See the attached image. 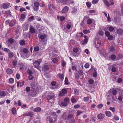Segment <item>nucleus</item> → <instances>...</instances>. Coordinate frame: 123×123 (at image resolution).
Masks as SVG:
<instances>
[{"label":"nucleus","instance_id":"obj_1","mask_svg":"<svg viewBox=\"0 0 123 123\" xmlns=\"http://www.w3.org/2000/svg\"><path fill=\"white\" fill-rule=\"evenodd\" d=\"M73 117L72 114H68L66 111H65L61 115V118L64 120H68L69 119L72 118Z\"/></svg>","mask_w":123,"mask_h":123},{"label":"nucleus","instance_id":"obj_2","mask_svg":"<svg viewBox=\"0 0 123 123\" xmlns=\"http://www.w3.org/2000/svg\"><path fill=\"white\" fill-rule=\"evenodd\" d=\"M16 20L14 19H12L11 20L8 19L5 21V24L6 25H8L10 27H13L16 24Z\"/></svg>","mask_w":123,"mask_h":123},{"label":"nucleus","instance_id":"obj_3","mask_svg":"<svg viewBox=\"0 0 123 123\" xmlns=\"http://www.w3.org/2000/svg\"><path fill=\"white\" fill-rule=\"evenodd\" d=\"M44 96L48 100H49L54 98L55 96L54 93L52 92L49 93L47 92H46L44 93Z\"/></svg>","mask_w":123,"mask_h":123},{"label":"nucleus","instance_id":"obj_4","mask_svg":"<svg viewBox=\"0 0 123 123\" xmlns=\"http://www.w3.org/2000/svg\"><path fill=\"white\" fill-rule=\"evenodd\" d=\"M47 35L44 34L43 35H41L38 36V38L40 41L42 42L44 44H46L47 43V39L46 37Z\"/></svg>","mask_w":123,"mask_h":123},{"label":"nucleus","instance_id":"obj_5","mask_svg":"<svg viewBox=\"0 0 123 123\" xmlns=\"http://www.w3.org/2000/svg\"><path fill=\"white\" fill-rule=\"evenodd\" d=\"M29 94L32 97H35L37 94V93L36 89L33 88H32L31 91L29 93Z\"/></svg>","mask_w":123,"mask_h":123},{"label":"nucleus","instance_id":"obj_6","mask_svg":"<svg viewBox=\"0 0 123 123\" xmlns=\"http://www.w3.org/2000/svg\"><path fill=\"white\" fill-rule=\"evenodd\" d=\"M115 33L118 36H122L123 34V29L121 28H117Z\"/></svg>","mask_w":123,"mask_h":123},{"label":"nucleus","instance_id":"obj_7","mask_svg":"<svg viewBox=\"0 0 123 123\" xmlns=\"http://www.w3.org/2000/svg\"><path fill=\"white\" fill-rule=\"evenodd\" d=\"M67 92L68 91L66 89H62L61 91L59 92V95L61 96H63L65 94H66Z\"/></svg>","mask_w":123,"mask_h":123},{"label":"nucleus","instance_id":"obj_8","mask_svg":"<svg viewBox=\"0 0 123 123\" xmlns=\"http://www.w3.org/2000/svg\"><path fill=\"white\" fill-rule=\"evenodd\" d=\"M34 5L35 6L34 8V11H37L39 9V2L36 1L34 3Z\"/></svg>","mask_w":123,"mask_h":123},{"label":"nucleus","instance_id":"obj_9","mask_svg":"<svg viewBox=\"0 0 123 123\" xmlns=\"http://www.w3.org/2000/svg\"><path fill=\"white\" fill-rule=\"evenodd\" d=\"M64 77V74L62 73H58L56 75L57 78L59 79L62 81L63 80Z\"/></svg>","mask_w":123,"mask_h":123},{"label":"nucleus","instance_id":"obj_10","mask_svg":"<svg viewBox=\"0 0 123 123\" xmlns=\"http://www.w3.org/2000/svg\"><path fill=\"white\" fill-rule=\"evenodd\" d=\"M69 9L68 7L67 6H65L64 7L61 11L62 13H66L68 12Z\"/></svg>","mask_w":123,"mask_h":123},{"label":"nucleus","instance_id":"obj_11","mask_svg":"<svg viewBox=\"0 0 123 123\" xmlns=\"http://www.w3.org/2000/svg\"><path fill=\"white\" fill-rule=\"evenodd\" d=\"M9 3H3L1 4V6L4 9H6L9 7Z\"/></svg>","mask_w":123,"mask_h":123},{"label":"nucleus","instance_id":"obj_12","mask_svg":"<svg viewBox=\"0 0 123 123\" xmlns=\"http://www.w3.org/2000/svg\"><path fill=\"white\" fill-rule=\"evenodd\" d=\"M36 30L34 27L31 25L30 26L29 32L31 33L34 34L35 33Z\"/></svg>","mask_w":123,"mask_h":123},{"label":"nucleus","instance_id":"obj_13","mask_svg":"<svg viewBox=\"0 0 123 123\" xmlns=\"http://www.w3.org/2000/svg\"><path fill=\"white\" fill-rule=\"evenodd\" d=\"M59 3H62L63 4H67L68 0H57Z\"/></svg>","mask_w":123,"mask_h":123},{"label":"nucleus","instance_id":"obj_14","mask_svg":"<svg viewBox=\"0 0 123 123\" xmlns=\"http://www.w3.org/2000/svg\"><path fill=\"white\" fill-rule=\"evenodd\" d=\"M23 26L24 30L27 31L28 29L29 24L28 23H26L23 25Z\"/></svg>","mask_w":123,"mask_h":123},{"label":"nucleus","instance_id":"obj_15","mask_svg":"<svg viewBox=\"0 0 123 123\" xmlns=\"http://www.w3.org/2000/svg\"><path fill=\"white\" fill-rule=\"evenodd\" d=\"M13 70L10 68H7L6 70L7 73L8 74H11L13 73Z\"/></svg>","mask_w":123,"mask_h":123},{"label":"nucleus","instance_id":"obj_16","mask_svg":"<svg viewBox=\"0 0 123 123\" xmlns=\"http://www.w3.org/2000/svg\"><path fill=\"white\" fill-rule=\"evenodd\" d=\"M49 68V66L48 65H45L43 67V69L45 71L48 70Z\"/></svg>","mask_w":123,"mask_h":123},{"label":"nucleus","instance_id":"obj_17","mask_svg":"<svg viewBox=\"0 0 123 123\" xmlns=\"http://www.w3.org/2000/svg\"><path fill=\"white\" fill-rule=\"evenodd\" d=\"M105 116L103 114L100 113L98 115V118L99 119H103Z\"/></svg>","mask_w":123,"mask_h":123},{"label":"nucleus","instance_id":"obj_18","mask_svg":"<svg viewBox=\"0 0 123 123\" xmlns=\"http://www.w3.org/2000/svg\"><path fill=\"white\" fill-rule=\"evenodd\" d=\"M102 1L104 4L107 6L109 7L110 6V3H109L107 0H102Z\"/></svg>","mask_w":123,"mask_h":123},{"label":"nucleus","instance_id":"obj_19","mask_svg":"<svg viewBox=\"0 0 123 123\" xmlns=\"http://www.w3.org/2000/svg\"><path fill=\"white\" fill-rule=\"evenodd\" d=\"M105 114L107 117H111L112 116V114L111 112L109 111H106L105 112Z\"/></svg>","mask_w":123,"mask_h":123},{"label":"nucleus","instance_id":"obj_20","mask_svg":"<svg viewBox=\"0 0 123 123\" xmlns=\"http://www.w3.org/2000/svg\"><path fill=\"white\" fill-rule=\"evenodd\" d=\"M42 110L41 108L40 107H37L34 109L33 111L34 112H39Z\"/></svg>","mask_w":123,"mask_h":123},{"label":"nucleus","instance_id":"obj_21","mask_svg":"<svg viewBox=\"0 0 123 123\" xmlns=\"http://www.w3.org/2000/svg\"><path fill=\"white\" fill-rule=\"evenodd\" d=\"M46 120L49 119V122L50 123H52L53 122V118L50 117H47L46 118Z\"/></svg>","mask_w":123,"mask_h":123},{"label":"nucleus","instance_id":"obj_22","mask_svg":"<svg viewBox=\"0 0 123 123\" xmlns=\"http://www.w3.org/2000/svg\"><path fill=\"white\" fill-rule=\"evenodd\" d=\"M19 66L20 67L19 68L20 70H21L23 69L25 66L24 65L22 62H20L19 63Z\"/></svg>","mask_w":123,"mask_h":123},{"label":"nucleus","instance_id":"obj_23","mask_svg":"<svg viewBox=\"0 0 123 123\" xmlns=\"http://www.w3.org/2000/svg\"><path fill=\"white\" fill-rule=\"evenodd\" d=\"M26 18V15L24 14H22L20 16V19L22 21H23L24 20V19Z\"/></svg>","mask_w":123,"mask_h":123},{"label":"nucleus","instance_id":"obj_24","mask_svg":"<svg viewBox=\"0 0 123 123\" xmlns=\"http://www.w3.org/2000/svg\"><path fill=\"white\" fill-rule=\"evenodd\" d=\"M12 62L14 67L15 68L17 64L18 61L15 60H13Z\"/></svg>","mask_w":123,"mask_h":123},{"label":"nucleus","instance_id":"obj_25","mask_svg":"<svg viewBox=\"0 0 123 123\" xmlns=\"http://www.w3.org/2000/svg\"><path fill=\"white\" fill-rule=\"evenodd\" d=\"M57 18L58 19H60V20L61 21H64L65 19V18L64 16H57Z\"/></svg>","mask_w":123,"mask_h":123},{"label":"nucleus","instance_id":"obj_26","mask_svg":"<svg viewBox=\"0 0 123 123\" xmlns=\"http://www.w3.org/2000/svg\"><path fill=\"white\" fill-rule=\"evenodd\" d=\"M33 65L35 68H37L40 65L39 63L37 61H35L33 63Z\"/></svg>","mask_w":123,"mask_h":123},{"label":"nucleus","instance_id":"obj_27","mask_svg":"<svg viewBox=\"0 0 123 123\" xmlns=\"http://www.w3.org/2000/svg\"><path fill=\"white\" fill-rule=\"evenodd\" d=\"M24 35L26 37H28L29 38H30L31 34L29 32H25L24 33Z\"/></svg>","mask_w":123,"mask_h":123},{"label":"nucleus","instance_id":"obj_28","mask_svg":"<svg viewBox=\"0 0 123 123\" xmlns=\"http://www.w3.org/2000/svg\"><path fill=\"white\" fill-rule=\"evenodd\" d=\"M92 22V19H88L86 21V23L87 24L90 25L91 24Z\"/></svg>","mask_w":123,"mask_h":123},{"label":"nucleus","instance_id":"obj_29","mask_svg":"<svg viewBox=\"0 0 123 123\" xmlns=\"http://www.w3.org/2000/svg\"><path fill=\"white\" fill-rule=\"evenodd\" d=\"M74 94L77 95H79V92L78 89H77L75 88L74 89Z\"/></svg>","mask_w":123,"mask_h":123},{"label":"nucleus","instance_id":"obj_30","mask_svg":"<svg viewBox=\"0 0 123 123\" xmlns=\"http://www.w3.org/2000/svg\"><path fill=\"white\" fill-rule=\"evenodd\" d=\"M110 51L112 52H114L115 51V48L113 46H111L109 48Z\"/></svg>","mask_w":123,"mask_h":123},{"label":"nucleus","instance_id":"obj_31","mask_svg":"<svg viewBox=\"0 0 123 123\" xmlns=\"http://www.w3.org/2000/svg\"><path fill=\"white\" fill-rule=\"evenodd\" d=\"M14 82V79L12 78H10L9 80L8 83L10 84H12Z\"/></svg>","mask_w":123,"mask_h":123},{"label":"nucleus","instance_id":"obj_32","mask_svg":"<svg viewBox=\"0 0 123 123\" xmlns=\"http://www.w3.org/2000/svg\"><path fill=\"white\" fill-rule=\"evenodd\" d=\"M16 109L15 107L13 108L12 109V113L13 115H15L16 113Z\"/></svg>","mask_w":123,"mask_h":123},{"label":"nucleus","instance_id":"obj_33","mask_svg":"<svg viewBox=\"0 0 123 123\" xmlns=\"http://www.w3.org/2000/svg\"><path fill=\"white\" fill-rule=\"evenodd\" d=\"M84 38L85 39H84L83 42V43L86 44L88 42V37L87 36L85 35L84 36Z\"/></svg>","mask_w":123,"mask_h":123},{"label":"nucleus","instance_id":"obj_34","mask_svg":"<svg viewBox=\"0 0 123 123\" xmlns=\"http://www.w3.org/2000/svg\"><path fill=\"white\" fill-rule=\"evenodd\" d=\"M112 91V93L113 95H116L117 93V91L115 90V88L111 89Z\"/></svg>","mask_w":123,"mask_h":123},{"label":"nucleus","instance_id":"obj_35","mask_svg":"<svg viewBox=\"0 0 123 123\" xmlns=\"http://www.w3.org/2000/svg\"><path fill=\"white\" fill-rule=\"evenodd\" d=\"M2 49L4 51L8 53H9V52H11V50L10 49L6 48H2Z\"/></svg>","mask_w":123,"mask_h":123},{"label":"nucleus","instance_id":"obj_36","mask_svg":"<svg viewBox=\"0 0 123 123\" xmlns=\"http://www.w3.org/2000/svg\"><path fill=\"white\" fill-rule=\"evenodd\" d=\"M65 85H68L70 83L68 82V78L67 77H66L65 80Z\"/></svg>","mask_w":123,"mask_h":123},{"label":"nucleus","instance_id":"obj_37","mask_svg":"<svg viewBox=\"0 0 123 123\" xmlns=\"http://www.w3.org/2000/svg\"><path fill=\"white\" fill-rule=\"evenodd\" d=\"M8 56L10 58H12L13 56V53L11 52H9L8 53Z\"/></svg>","mask_w":123,"mask_h":123},{"label":"nucleus","instance_id":"obj_38","mask_svg":"<svg viewBox=\"0 0 123 123\" xmlns=\"http://www.w3.org/2000/svg\"><path fill=\"white\" fill-rule=\"evenodd\" d=\"M23 53L25 54H27L29 52L28 50L26 48H24L23 50Z\"/></svg>","mask_w":123,"mask_h":123},{"label":"nucleus","instance_id":"obj_39","mask_svg":"<svg viewBox=\"0 0 123 123\" xmlns=\"http://www.w3.org/2000/svg\"><path fill=\"white\" fill-rule=\"evenodd\" d=\"M80 75L77 72H76L75 74V77L76 79H79Z\"/></svg>","mask_w":123,"mask_h":123},{"label":"nucleus","instance_id":"obj_40","mask_svg":"<svg viewBox=\"0 0 123 123\" xmlns=\"http://www.w3.org/2000/svg\"><path fill=\"white\" fill-rule=\"evenodd\" d=\"M69 99L68 98H66L64 99V101L67 104L68 103L69 101Z\"/></svg>","mask_w":123,"mask_h":123},{"label":"nucleus","instance_id":"obj_41","mask_svg":"<svg viewBox=\"0 0 123 123\" xmlns=\"http://www.w3.org/2000/svg\"><path fill=\"white\" fill-rule=\"evenodd\" d=\"M19 44L20 45L23 46L25 43V42L24 40H20L19 42Z\"/></svg>","mask_w":123,"mask_h":123},{"label":"nucleus","instance_id":"obj_42","mask_svg":"<svg viewBox=\"0 0 123 123\" xmlns=\"http://www.w3.org/2000/svg\"><path fill=\"white\" fill-rule=\"evenodd\" d=\"M78 73L80 76H81L83 75L84 73L83 71V70H80L78 71Z\"/></svg>","mask_w":123,"mask_h":123},{"label":"nucleus","instance_id":"obj_43","mask_svg":"<svg viewBox=\"0 0 123 123\" xmlns=\"http://www.w3.org/2000/svg\"><path fill=\"white\" fill-rule=\"evenodd\" d=\"M28 78L29 80H33L34 77L32 75H29Z\"/></svg>","mask_w":123,"mask_h":123},{"label":"nucleus","instance_id":"obj_44","mask_svg":"<svg viewBox=\"0 0 123 123\" xmlns=\"http://www.w3.org/2000/svg\"><path fill=\"white\" fill-rule=\"evenodd\" d=\"M110 58L112 60H114L116 59V56L115 55L112 54L111 55Z\"/></svg>","mask_w":123,"mask_h":123},{"label":"nucleus","instance_id":"obj_45","mask_svg":"<svg viewBox=\"0 0 123 123\" xmlns=\"http://www.w3.org/2000/svg\"><path fill=\"white\" fill-rule=\"evenodd\" d=\"M83 32L85 34H86L90 32V31L89 30H83Z\"/></svg>","mask_w":123,"mask_h":123},{"label":"nucleus","instance_id":"obj_46","mask_svg":"<svg viewBox=\"0 0 123 123\" xmlns=\"http://www.w3.org/2000/svg\"><path fill=\"white\" fill-rule=\"evenodd\" d=\"M39 48L38 47L36 46L34 48V51L35 52H37L39 50Z\"/></svg>","mask_w":123,"mask_h":123},{"label":"nucleus","instance_id":"obj_47","mask_svg":"<svg viewBox=\"0 0 123 123\" xmlns=\"http://www.w3.org/2000/svg\"><path fill=\"white\" fill-rule=\"evenodd\" d=\"M0 96L1 97H4L5 95V93L4 91H0Z\"/></svg>","mask_w":123,"mask_h":123},{"label":"nucleus","instance_id":"obj_48","mask_svg":"<svg viewBox=\"0 0 123 123\" xmlns=\"http://www.w3.org/2000/svg\"><path fill=\"white\" fill-rule=\"evenodd\" d=\"M86 4L87 7L88 8H90L91 6V3L88 2H86Z\"/></svg>","mask_w":123,"mask_h":123},{"label":"nucleus","instance_id":"obj_49","mask_svg":"<svg viewBox=\"0 0 123 123\" xmlns=\"http://www.w3.org/2000/svg\"><path fill=\"white\" fill-rule=\"evenodd\" d=\"M28 116L32 117L33 115V113L32 112H29L27 113Z\"/></svg>","mask_w":123,"mask_h":123},{"label":"nucleus","instance_id":"obj_50","mask_svg":"<svg viewBox=\"0 0 123 123\" xmlns=\"http://www.w3.org/2000/svg\"><path fill=\"white\" fill-rule=\"evenodd\" d=\"M71 100V102L72 103H75L76 102V99L73 97H72Z\"/></svg>","mask_w":123,"mask_h":123},{"label":"nucleus","instance_id":"obj_51","mask_svg":"<svg viewBox=\"0 0 123 123\" xmlns=\"http://www.w3.org/2000/svg\"><path fill=\"white\" fill-rule=\"evenodd\" d=\"M34 18L33 16H32L31 17H30L29 18L28 20L29 21H31L33 20H34Z\"/></svg>","mask_w":123,"mask_h":123},{"label":"nucleus","instance_id":"obj_52","mask_svg":"<svg viewBox=\"0 0 123 123\" xmlns=\"http://www.w3.org/2000/svg\"><path fill=\"white\" fill-rule=\"evenodd\" d=\"M8 41L9 43L12 44L14 42V39L11 38L8 40Z\"/></svg>","mask_w":123,"mask_h":123},{"label":"nucleus","instance_id":"obj_53","mask_svg":"<svg viewBox=\"0 0 123 123\" xmlns=\"http://www.w3.org/2000/svg\"><path fill=\"white\" fill-rule=\"evenodd\" d=\"M89 100V98L88 97H84L83 98V100L85 102L88 101Z\"/></svg>","mask_w":123,"mask_h":123},{"label":"nucleus","instance_id":"obj_54","mask_svg":"<svg viewBox=\"0 0 123 123\" xmlns=\"http://www.w3.org/2000/svg\"><path fill=\"white\" fill-rule=\"evenodd\" d=\"M83 34L82 32H80L78 34L76 35V36L77 37L79 36L80 37H83Z\"/></svg>","mask_w":123,"mask_h":123},{"label":"nucleus","instance_id":"obj_55","mask_svg":"<svg viewBox=\"0 0 123 123\" xmlns=\"http://www.w3.org/2000/svg\"><path fill=\"white\" fill-rule=\"evenodd\" d=\"M99 0H93L92 1V3L93 4H95L98 3Z\"/></svg>","mask_w":123,"mask_h":123},{"label":"nucleus","instance_id":"obj_56","mask_svg":"<svg viewBox=\"0 0 123 123\" xmlns=\"http://www.w3.org/2000/svg\"><path fill=\"white\" fill-rule=\"evenodd\" d=\"M52 62L54 63H56L58 62V60L56 58H54L52 60Z\"/></svg>","mask_w":123,"mask_h":123},{"label":"nucleus","instance_id":"obj_57","mask_svg":"<svg viewBox=\"0 0 123 123\" xmlns=\"http://www.w3.org/2000/svg\"><path fill=\"white\" fill-rule=\"evenodd\" d=\"M11 13V12L10 10L6 11L5 12V13L6 15H10Z\"/></svg>","mask_w":123,"mask_h":123},{"label":"nucleus","instance_id":"obj_58","mask_svg":"<svg viewBox=\"0 0 123 123\" xmlns=\"http://www.w3.org/2000/svg\"><path fill=\"white\" fill-rule=\"evenodd\" d=\"M103 106V105L102 104H100L96 106L99 109L101 108Z\"/></svg>","mask_w":123,"mask_h":123},{"label":"nucleus","instance_id":"obj_59","mask_svg":"<svg viewBox=\"0 0 123 123\" xmlns=\"http://www.w3.org/2000/svg\"><path fill=\"white\" fill-rule=\"evenodd\" d=\"M80 107V105L79 104L76 105H74V108L75 109H77L79 108Z\"/></svg>","mask_w":123,"mask_h":123},{"label":"nucleus","instance_id":"obj_60","mask_svg":"<svg viewBox=\"0 0 123 123\" xmlns=\"http://www.w3.org/2000/svg\"><path fill=\"white\" fill-rule=\"evenodd\" d=\"M83 112L82 111H80L79 110L76 113V115L78 116H79Z\"/></svg>","mask_w":123,"mask_h":123},{"label":"nucleus","instance_id":"obj_61","mask_svg":"<svg viewBox=\"0 0 123 123\" xmlns=\"http://www.w3.org/2000/svg\"><path fill=\"white\" fill-rule=\"evenodd\" d=\"M91 121L92 122H94L96 121V119L95 117L93 116L91 117Z\"/></svg>","mask_w":123,"mask_h":123},{"label":"nucleus","instance_id":"obj_62","mask_svg":"<svg viewBox=\"0 0 123 123\" xmlns=\"http://www.w3.org/2000/svg\"><path fill=\"white\" fill-rule=\"evenodd\" d=\"M73 51L75 53H77L78 51V49L77 48H73Z\"/></svg>","mask_w":123,"mask_h":123},{"label":"nucleus","instance_id":"obj_63","mask_svg":"<svg viewBox=\"0 0 123 123\" xmlns=\"http://www.w3.org/2000/svg\"><path fill=\"white\" fill-rule=\"evenodd\" d=\"M28 74L29 75H32L33 74V72L31 71V70H28L27 71Z\"/></svg>","mask_w":123,"mask_h":123},{"label":"nucleus","instance_id":"obj_64","mask_svg":"<svg viewBox=\"0 0 123 123\" xmlns=\"http://www.w3.org/2000/svg\"><path fill=\"white\" fill-rule=\"evenodd\" d=\"M90 66L89 64L88 63H86L84 65L85 68L86 69L88 68Z\"/></svg>","mask_w":123,"mask_h":123}]
</instances>
